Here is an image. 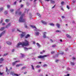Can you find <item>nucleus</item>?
<instances>
[{"mask_svg": "<svg viewBox=\"0 0 76 76\" xmlns=\"http://www.w3.org/2000/svg\"><path fill=\"white\" fill-rule=\"evenodd\" d=\"M51 42H53V40H52V39H50Z\"/></svg>", "mask_w": 76, "mask_h": 76, "instance_id": "obj_53", "label": "nucleus"}, {"mask_svg": "<svg viewBox=\"0 0 76 76\" xmlns=\"http://www.w3.org/2000/svg\"><path fill=\"white\" fill-rule=\"evenodd\" d=\"M33 60H36V59L35 58H33Z\"/></svg>", "mask_w": 76, "mask_h": 76, "instance_id": "obj_63", "label": "nucleus"}, {"mask_svg": "<svg viewBox=\"0 0 76 76\" xmlns=\"http://www.w3.org/2000/svg\"><path fill=\"white\" fill-rule=\"evenodd\" d=\"M48 55H45L43 56H40L38 57V58H44L45 57H47Z\"/></svg>", "mask_w": 76, "mask_h": 76, "instance_id": "obj_4", "label": "nucleus"}, {"mask_svg": "<svg viewBox=\"0 0 76 76\" xmlns=\"http://www.w3.org/2000/svg\"><path fill=\"white\" fill-rule=\"evenodd\" d=\"M61 10H63V11H64V9H63V7H62L61 8Z\"/></svg>", "mask_w": 76, "mask_h": 76, "instance_id": "obj_43", "label": "nucleus"}, {"mask_svg": "<svg viewBox=\"0 0 76 76\" xmlns=\"http://www.w3.org/2000/svg\"><path fill=\"white\" fill-rule=\"evenodd\" d=\"M72 58H73V60H75V57H73Z\"/></svg>", "mask_w": 76, "mask_h": 76, "instance_id": "obj_57", "label": "nucleus"}, {"mask_svg": "<svg viewBox=\"0 0 76 76\" xmlns=\"http://www.w3.org/2000/svg\"><path fill=\"white\" fill-rule=\"evenodd\" d=\"M18 62H19V61H16L15 62L13 63H12V65L13 66H14V65L16 64V63H18Z\"/></svg>", "mask_w": 76, "mask_h": 76, "instance_id": "obj_13", "label": "nucleus"}, {"mask_svg": "<svg viewBox=\"0 0 76 76\" xmlns=\"http://www.w3.org/2000/svg\"><path fill=\"white\" fill-rule=\"evenodd\" d=\"M17 30L19 32H20V30H19V29H17Z\"/></svg>", "mask_w": 76, "mask_h": 76, "instance_id": "obj_58", "label": "nucleus"}, {"mask_svg": "<svg viewBox=\"0 0 76 76\" xmlns=\"http://www.w3.org/2000/svg\"><path fill=\"white\" fill-rule=\"evenodd\" d=\"M4 28H5L4 27H3L0 29V30L2 31H3V30H4Z\"/></svg>", "mask_w": 76, "mask_h": 76, "instance_id": "obj_23", "label": "nucleus"}, {"mask_svg": "<svg viewBox=\"0 0 76 76\" xmlns=\"http://www.w3.org/2000/svg\"><path fill=\"white\" fill-rule=\"evenodd\" d=\"M66 8H67L68 9H70V7H69V6L67 5L66 6Z\"/></svg>", "mask_w": 76, "mask_h": 76, "instance_id": "obj_37", "label": "nucleus"}, {"mask_svg": "<svg viewBox=\"0 0 76 76\" xmlns=\"http://www.w3.org/2000/svg\"><path fill=\"white\" fill-rule=\"evenodd\" d=\"M26 73H27V72H25L24 73V75L25 74H26Z\"/></svg>", "mask_w": 76, "mask_h": 76, "instance_id": "obj_55", "label": "nucleus"}, {"mask_svg": "<svg viewBox=\"0 0 76 76\" xmlns=\"http://www.w3.org/2000/svg\"><path fill=\"white\" fill-rule=\"evenodd\" d=\"M6 33V31H4L3 32L1 33L0 34V38L3 35H4V34H5Z\"/></svg>", "mask_w": 76, "mask_h": 76, "instance_id": "obj_5", "label": "nucleus"}, {"mask_svg": "<svg viewBox=\"0 0 76 76\" xmlns=\"http://www.w3.org/2000/svg\"><path fill=\"white\" fill-rule=\"evenodd\" d=\"M8 70V68H7V67H6V72H7Z\"/></svg>", "mask_w": 76, "mask_h": 76, "instance_id": "obj_41", "label": "nucleus"}, {"mask_svg": "<svg viewBox=\"0 0 76 76\" xmlns=\"http://www.w3.org/2000/svg\"><path fill=\"white\" fill-rule=\"evenodd\" d=\"M22 66V64H18L16 65V67H19V66Z\"/></svg>", "mask_w": 76, "mask_h": 76, "instance_id": "obj_15", "label": "nucleus"}, {"mask_svg": "<svg viewBox=\"0 0 76 76\" xmlns=\"http://www.w3.org/2000/svg\"><path fill=\"white\" fill-rule=\"evenodd\" d=\"M56 45H52V47H56Z\"/></svg>", "mask_w": 76, "mask_h": 76, "instance_id": "obj_39", "label": "nucleus"}, {"mask_svg": "<svg viewBox=\"0 0 76 76\" xmlns=\"http://www.w3.org/2000/svg\"><path fill=\"white\" fill-rule=\"evenodd\" d=\"M20 14H21V12H19L18 14L19 15H20Z\"/></svg>", "mask_w": 76, "mask_h": 76, "instance_id": "obj_49", "label": "nucleus"}, {"mask_svg": "<svg viewBox=\"0 0 76 76\" xmlns=\"http://www.w3.org/2000/svg\"><path fill=\"white\" fill-rule=\"evenodd\" d=\"M71 64L72 65V66H73V65H75V63L74 62H71Z\"/></svg>", "mask_w": 76, "mask_h": 76, "instance_id": "obj_24", "label": "nucleus"}, {"mask_svg": "<svg viewBox=\"0 0 76 76\" xmlns=\"http://www.w3.org/2000/svg\"><path fill=\"white\" fill-rule=\"evenodd\" d=\"M14 73V72H11L10 73V75H12V74H13Z\"/></svg>", "mask_w": 76, "mask_h": 76, "instance_id": "obj_44", "label": "nucleus"}, {"mask_svg": "<svg viewBox=\"0 0 76 76\" xmlns=\"http://www.w3.org/2000/svg\"><path fill=\"white\" fill-rule=\"evenodd\" d=\"M14 51H15V50H14V49H12V52H14Z\"/></svg>", "mask_w": 76, "mask_h": 76, "instance_id": "obj_62", "label": "nucleus"}, {"mask_svg": "<svg viewBox=\"0 0 76 76\" xmlns=\"http://www.w3.org/2000/svg\"><path fill=\"white\" fill-rule=\"evenodd\" d=\"M46 34H47V33L45 32L44 33L43 36V37L44 38H46Z\"/></svg>", "mask_w": 76, "mask_h": 76, "instance_id": "obj_8", "label": "nucleus"}, {"mask_svg": "<svg viewBox=\"0 0 76 76\" xmlns=\"http://www.w3.org/2000/svg\"><path fill=\"white\" fill-rule=\"evenodd\" d=\"M3 10V8H1L0 9V12H1V11H2V10Z\"/></svg>", "mask_w": 76, "mask_h": 76, "instance_id": "obj_32", "label": "nucleus"}, {"mask_svg": "<svg viewBox=\"0 0 76 76\" xmlns=\"http://www.w3.org/2000/svg\"><path fill=\"white\" fill-rule=\"evenodd\" d=\"M64 3V1H62L61 2V5H63V4Z\"/></svg>", "mask_w": 76, "mask_h": 76, "instance_id": "obj_28", "label": "nucleus"}, {"mask_svg": "<svg viewBox=\"0 0 76 76\" xmlns=\"http://www.w3.org/2000/svg\"><path fill=\"white\" fill-rule=\"evenodd\" d=\"M16 2H17L16 1H15V2H14V4H16Z\"/></svg>", "mask_w": 76, "mask_h": 76, "instance_id": "obj_64", "label": "nucleus"}, {"mask_svg": "<svg viewBox=\"0 0 76 76\" xmlns=\"http://www.w3.org/2000/svg\"><path fill=\"white\" fill-rule=\"evenodd\" d=\"M55 6H56V5H55L54 6H53V7L52 8V9H53V8H54Z\"/></svg>", "mask_w": 76, "mask_h": 76, "instance_id": "obj_59", "label": "nucleus"}, {"mask_svg": "<svg viewBox=\"0 0 76 76\" xmlns=\"http://www.w3.org/2000/svg\"><path fill=\"white\" fill-rule=\"evenodd\" d=\"M39 1L41 3H42V0H39Z\"/></svg>", "mask_w": 76, "mask_h": 76, "instance_id": "obj_52", "label": "nucleus"}, {"mask_svg": "<svg viewBox=\"0 0 76 76\" xmlns=\"http://www.w3.org/2000/svg\"><path fill=\"white\" fill-rule=\"evenodd\" d=\"M36 32L35 33V34L37 36H39V33L41 32V30L39 29H36Z\"/></svg>", "mask_w": 76, "mask_h": 76, "instance_id": "obj_3", "label": "nucleus"}, {"mask_svg": "<svg viewBox=\"0 0 76 76\" xmlns=\"http://www.w3.org/2000/svg\"><path fill=\"white\" fill-rule=\"evenodd\" d=\"M57 32H59L60 33H61V31L57 30Z\"/></svg>", "mask_w": 76, "mask_h": 76, "instance_id": "obj_48", "label": "nucleus"}, {"mask_svg": "<svg viewBox=\"0 0 76 76\" xmlns=\"http://www.w3.org/2000/svg\"><path fill=\"white\" fill-rule=\"evenodd\" d=\"M54 51H52L51 52V54H54Z\"/></svg>", "mask_w": 76, "mask_h": 76, "instance_id": "obj_42", "label": "nucleus"}, {"mask_svg": "<svg viewBox=\"0 0 76 76\" xmlns=\"http://www.w3.org/2000/svg\"><path fill=\"white\" fill-rule=\"evenodd\" d=\"M4 60V59L3 58H1L0 59V61H3Z\"/></svg>", "mask_w": 76, "mask_h": 76, "instance_id": "obj_26", "label": "nucleus"}, {"mask_svg": "<svg viewBox=\"0 0 76 76\" xmlns=\"http://www.w3.org/2000/svg\"><path fill=\"white\" fill-rule=\"evenodd\" d=\"M18 10H17V11H16V12H15V13L16 14H17V13H18Z\"/></svg>", "mask_w": 76, "mask_h": 76, "instance_id": "obj_47", "label": "nucleus"}, {"mask_svg": "<svg viewBox=\"0 0 76 76\" xmlns=\"http://www.w3.org/2000/svg\"><path fill=\"white\" fill-rule=\"evenodd\" d=\"M45 53V50H43L42 52H41L40 54H42V53Z\"/></svg>", "mask_w": 76, "mask_h": 76, "instance_id": "obj_31", "label": "nucleus"}, {"mask_svg": "<svg viewBox=\"0 0 76 76\" xmlns=\"http://www.w3.org/2000/svg\"><path fill=\"white\" fill-rule=\"evenodd\" d=\"M10 23H9L6 26V28H8L9 27H10Z\"/></svg>", "mask_w": 76, "mask_h": 76, "instance_id": "obj_9", "label": "nucleus"}, {"mask_svg": "<svg viewBox=\"0 0 76 76\" xmlns=\"http://www.w3.org/2000/svg\"><path fill=\"white\" fill-rule=\"evenodd\" d=\"M40 71H41V70H38V72L39 73V72H40Z\"/></svg>", "mask_w": 76, "mask_h": 76, "instance_id": "obj_60", "label": "nucleus"}, {"mask_svg": "<svg viewBox=\"0 0 76 76\" xmlns=\"http://www.w3.org/2000/svg\"><path fill=\"white\" fill-rule=\"evenodd\" d=\"M43 66V67H46V66H47V65L45 64Z\"/></svg>", "mask_w": 76, "mask_h": 76, "instance_id": "obj_40", "label": "nucleus"}, {"mask_svg": "<svg viewBox=\"0 0 76 76\" xmlns=\"http://www.w3.org/2000/svg\"><path fill=\"white\" fill-rule=\"evenodd\" d=\"M5 21H6V22H9L10 21V20H8V19H6V20H5Z\"/></svg>", "mask_w": 76, "mask_h": 76, "instance_id": "obj_27", "label": "nucleus"}, {"mask_svg": "<svg viewBox=\"0 0 76 76\" xmlns=\"http://www.w3.org/2000/svg\"><path fill=\"white\" fill-rule=\"evenodd\" d=\"M31 67L32 70H35V69H34V66H33V65H31Z\"/></svg>", "mask_w": 76, "mask_h": 76, "instance_id": "obj_21", "label": "nucleus"}, {"mask_svg": "<svg viewBox=\"0 0 76 76\" xmlns=\"http://www.w3.org/2000/svg\"><path fill=\"white\" fill-rule=\"evenodd\" d=\"M12 75H14L15 76H18L20 75H18L17 74H15V73H13V74H12Z\"/></svg>", "mask_w": 76, "mask_h": 76, "instance_id": "obj_14", "label": "nucleus"}, {"mask_svg": "<svg viewBox=\"0 0 76 76\" xmlns=\"http://www.w3.org/2000/svg\"><path fill=\"white\" fill-rule=\"evenodd\" d=\"M14 10H13V9H11L10 10V11L11 12H13Z\"/></svg>", "mask_w": 76, "mask_h": 76, "instance_id": "obj_35", "label": "nucleus"}, {"mask_svg": "<svg viewBox=\"0 0 76 76\" xmlns=\"http://www.w3.org/2000/svg\"><path fill=\"white\" fill-rule=\"evenodd\" d=\"M50 1L51 3H52V4H54V3H55V2H54V1L53 0H50Z\"/></svg>", "mask_w": 76, "mask_h": 76, "instance_id": "obj_18", "label": "nucleus"}, {"mask_svg": "<svg viewBox=\"0 0 76 76\" xmlns=\"http://www.w3.org/2000/svg\"><path fill=\"white\" fill-rule=\"evenodd\" d=\"M7 14V11H5L4 12V14L5 15H6V14Z\"/></svg>", "mask_w": 76, "mask_h": 76, "instance_id": "obj_36", "label": "nucleus"}, {"mask_svg": "<svg viewBox=\"0 0 76 76\" xmlns=\"http://www.w3.org/2000/svg\"><path fill=\"white\" fill-rule=\"evenodd\" d=\"M7 44L8 45H11L12 44V42H7Z\"/></svg>", "mask_w": 76, "mask_h": 76, "instance_id": "obj_16", "label": "nucleus"}, {"mask_svg": "<svg viewBox=\"0 0 76 76\" xmlns=\"http://www.w3.org/2000/svg\"><path fill=\"white\" fill-rule=\"evenodd\" d=\"M37 45L38 47V48H39V47H41V45H39V44L38 43H37Z\"/></svg>", "mask_w": 76, "mask_h": 76, "instance_id": "obj_17", "label": "nucleus"}, {"mask_svg": "<svg viewBox=\"0 0 76 76\" xmlns=\"http://www.w3.org/2000/svg\"><path fill=\"white\" fill-rule=\"evenodd\" d=\"M42 23L44 25H45V24H47V23L43 20H42V21H41Z\"/></svg>", "mask_w": 76, "mask_h": 76, "instance_id": "obj_12", "label": "nucleus"}, {"mask_svg": "<svg viewBox=\"0 0 76 76\" xmlns=\"http://www.w3.org/2000/svg\"><path fill=\"white\" fill-rule=\"evenodd\" d=\"M26 69V67L25 66H23L21 68L22 70H23V69Z\"/></svg>", "mask_w": 76, "mask_h": 76, "instance_id": "obj_30", "label": "nucleus"}, {"mask_svg": "<svg viewBox=\"0 0 76 76\" xmlns=\"http://www.w3.org/2000/svg\"><path fill=\"white\" fill-rule=\"evenodd\" d=\"M23 7V5L21 4V7Z\"/></svg>", "mask_w": 76, "mask_h": 76, "instance_id": "obj_50", "label": "nucleus"}, {"mask_svg": "<svg viewBox=\"0 0 76 76\" xmlns=\"http://www.w3.org/2000/svg\"><path fill=\"white\" fill-rule=\"evenodd\" d=\"M29 37H30V35H29V34H28L26 36L25 38H28Z\"/></svg>", "mask_w": 76, "mask_h": 76, "instance_id": "obj_10", "label": "nucleus"}, {"mask_svg": "<svg viewBox=\"0 0 76 76\" xmlns=\"http://www.w3.org/2000/svg\"><path fill=\"white\" fill-rule=\"evenodd\" d=\"M21 56L22 57H25V55L23 54H22Z\"/></svg>", "mask_w": 76, "mask_h": 76, "instance_id": "obj_45", "label": "nucleus"}, {"mask_svg": "<svg viewBox=\"0 0 76 76\" xmlns=\"http://www.w3.org/2000/svg\"><path fill=\"white\" fill-rule=\"evenodd\" d=\"M26 5H27L28 6H29V4L28 3H26Z\"/></svg>", "mask_w": 76, "mask_h": 76, "instance_id": "obj_46", "label": "nucleus"}, {"mask_svg": "<svg viewBox=\"0 0 76 76\" xmlns=\"http://www.w3.org/2000/svg\"><path fill=\"white\" fill-rule=\"evenodd\" d=\"M66 36L69 38H71V36L68 34H66Z\"/></svg>", "mask_w": 76, "mask_h": 76, "instance_id": "obj_11", "label": "nucleus"}, {"mask_svg": "<svg viewBox=\"0 0 76 76\" xmlns=\"http://www.w3.org/2000/svg\"><path fill=\"white\" fill-rule=\"evenodd\" d=\"M37 15L39 16V17H41V15L39 13H37Z\"/></svg>", "mask_w": 76, "mask_h": 76, "instance_id": "obj_33", "label": "nucleus"}, {"mask_svg": "<svg viewBox=\"0 0 76 76\" xmlns=\"http://www.w3.org/2000/svg\"><path fill=\"white\" fill-rule=\"evenodd\" d=\"M36 67H37V68H39L40 67V66L37 65L36 66Z\"/></svg>", "mask_w": 76, "mask_h": 76, "instance_id": "obj_38", "label": "nucleus"}, {"mask_svg": "<svg viewBox=\"0 0 76 76\" xmlns=\"http://www.w3.org/2000/svg\"><path fill=\"white\" fill-rule=\"evenodd\" d=\"M49 25L50 26H54V24H53V23H50L49 24Z\"/></svg>", "mask_w": 76, "mask_h": 76, "instance_id": "obj_22", "label": "nucleus"}, {"mask_svg": "<svg viewBox=\"0 0 76 76\" xmlns=\"http://www.w3.org/2000/svg\"><path fill=\"white\" fill-rule=\"evenodd\" d=\"M5 25V23H3L2 24V26H4Z\"/></svg>", "mask_w": 76, "mask_h": 76, "instance_id": "obj_51", "label": "nucleus"}, {"mask_svg": "<svg viewBox=\"0 0 76 76\" xmlns=\"http://www.w3.org/2000/svg\"><path fill=\"white\" fill-rule=\"evenodd\" d=\"M7 7L8 9L10 8V5H7Z\"/></svg>", "mask_w": 76, "mask_h": 76, "instance_id": "obj_29", "label": "nucleus"}, {"mask_svg": "<svg viewBox=\"0 0 76 76\" xmlns=\"http://www.w3.org/2000/svg\"><path fill=\"white\" fill-rule=\"evenodd\" d=\"M0 75H3V73H1L0 72Z\"/></svg>", "mask_w": 76, "mask_h": 76, "instance_id": "obj_54", "label": "nucleus"}, {"mask_svg": "<svg viewBox=\"0 0 76 76\" xmlns=\"http://www.w3.org/2000/svg\"><path fill=\"white\" fill-rule=\"evenodd\" d=\"M61 18H64V16H62Z\"/></svg>", "mask_w": 76, "mask_h": 76, "instance_id": "obj_56", "label": "nucleus"}, {"mask_svg": "<svg viewBox=\"0 0 76 76\" xmlns=\"http://www.w3.org/2000/svg\"><path fill=\"white\" fill-rule=\"evenodd\" d=\"M38 0H34V4H37V1Z\"/></svg>", "mask_w": 76, "mask_h": 76, "instance_id": "obj_19", "label": "nucleus"}, {"mask_svg": "<svg viewBox=\"0 0 76 76\" xmlns=\"http://www.w3.org/2000/svg\"><path fill=\"white\" fill-rule=\"evenodd\" d=\"M31 28H35V29H37V28H36V27H35V26H34L31 25Z\"/></svg>", "mask_w": 76, "mask_h": 76, "instance_id": "obj_20", "label": "nucleus"}, {"mask_svg": "<svg viewBox=\"0 0 76 76\" xmlns=\"http://www.w3.org/2000/svg\"><path fill=\"white\" fill-rule=\"evenodd\" d=\"M31 49H32V48H24V49L25 51H27L28 50H30Z\"/></svg>", "mask_w": 76, "mask_h": 76, "instance_id": "obj_7", "label": "nucleus"}, {"mask_svg": "<svg viewBox=\"0 0 76 76\" xmlns=\"http://www.w3.org/2000/svg\"><path fill=\"white\" fill-rule=\"evenodd\" d=\"M57 26L58 28H60V25L59 24H57Z\"/></svg>", "mask_w": 76, "mask_h": 76, "instance_id": "obj_25", "label": "nucleus"}, {"mask_svg": "<svg viewBox=\"0 0 76 76\" xmlns=\"http://www.w3.org/2000/svg\"><path fill=\"white\" fill-rule=\"evenodd\" d=\"M23 16H24V14L22 15L19 18L20 22H25L26 21V19H23Z\"/></svg>", "mask_w": 76, "mask_h": 76, "instance_id": "obj_2", "label": "nucleus"}, {"mask_svg": "<svg viewBox=\"0 0 76 76\" xmlns=\"http://www.w3.org/2000/svg\"><path fill=\"white\" fill-rule=\"evenodd\" d=\"M2 22H3V20H1V21L0 23H2Z\"/></svg>", "mask_w": 76, "mask_h": 76, "instance_id": "obj_61", "label": "nucleus"}, {"mask_svg": "<svg viewBox=\"0 0 76 76\" xmlns=\"http://www.w3.org/2000/svg\"><path fill=\"white\" fill-rule=\"evenodd\" d=\"M8 54L7 53H6L5 54H4L3 55V56H7Z\"/></svg>", "mask_w": 76, "mask_h": 76, "instance_id": "obj_34", "label": "nucleus"}, {"mask_svg": "<svg viewBox=\"0 0 76 76\" xmlns=\"http://www.w3.org/2000/svg\"><path fill=\"white\" fill-rule=\"evenodd\" d=\"M25 32H22V34H21V38H23V37L24 36H25Z\"/></svg>", "mask_w": 76, "mask_h": 76, "instance_id": "obj_6", "label": "nucleus"}, {"mask_svg": "<svg viewBox=\"0 0 76 76\" xmlns=\"http://www.w3.org/2000/svg\"><path fill=\"white\" fill-rule=\"evenodd\" d=\"M25 42L18 43L17 46V48H18L24 46H28L29 45V42L26 40H25Z\"/></svg>", "mask_w": 76, "mask_h": 76, "instance_id": "obj_1", "label": "nucleus"}]
</instances>
